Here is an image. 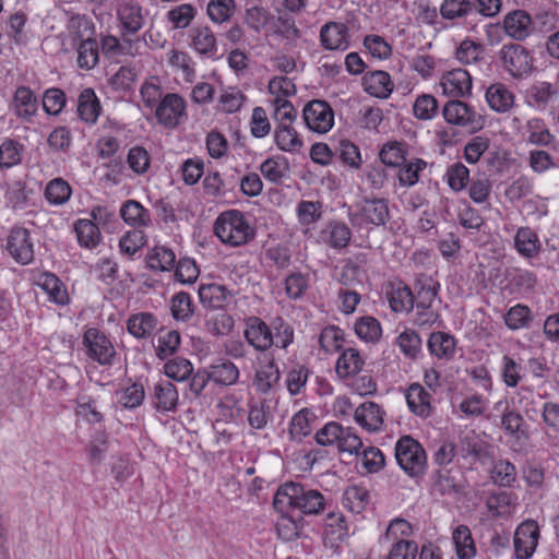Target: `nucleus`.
<instances>
[{
    "mask_svg": "<svg viewBox=\"0 0 559 559\" xmlns=\"http://www.w3.org/2000/svg\"><path fill=\"white\" fill-rule=\"evenodd\" d=\"M214 233L218 239L231 247H238L253 239L254 228L238 210L223 212L214 223Z\"/></svg>",
    "mask_w": 559,
    "mask_h": 559,
    "instance_id": "1",
    "label": "nucleus"
},
{
    "mask_svg": "<svg viewBox=\"0 0 559 559\" xmlns=\"http://www.w3.org/2000/svg\"><path fill=\"white\" fill-rule=\"evenodd\" d=\"M498 64L511 79L522 81L535 71V59L532 50L519 43L502 45L497 53Z\"/></svg>",
    "mask_w": 559,
    "mask_h": 559,
    "instance_id": "2",
    "label": "nucleus"
},
{
    "mask_svg": "<svg viewBox=\"0 0 559 559\" xmlns=\"http://www.w3.org/2000/svg\"><path fill=\"white\" fill-rule=\"evenodd\" d=\"M395 459L399 466L412 478H419L426 472V452L421 444L411 436H403L397 440Z\"/></svg>",
    "mask_w": 559,
    "mask_h": 559,
    "instance_id": "3",
    "label": "nucleus"
},
{
    "mask_svg": "<svg viewBox=\"0 0 559 559\" xmlns=\"http://www.w3.org/2000/svg\"><path fill=\"white\" fill-rule=\"evenodd\" d=\"M69 31L81 40L78 47V67L91 70L98 63V43L95 38H83L84 33L94 31V24L84 15H74L69 21Z\"/></svg>",
    "mask_w": 559,
    "mask_h": 559,
    "instance_id": "4",
    "label": "nucleus"
},
{
    "mask_svg": "<svg viewBox=\"0 0 559 559\" xmlns=\"http://www.w3.org/2000/svg\"><path fill=\"white\" fill-rule=\"evenodd\" d=\"M355 212L348 214L353 226L370 225L372 228L384 226L391 218L389 200L385 198L364 197L356 203Z\"/></svg>",
    "mask_w": 559,
    "mask_h": 559,
    "instance_id": "5",
    "label": "nucleus"
},
{
    "mask_svg": "<svg viewBox=\"0 0 559 559\" xmlns=\"http://www.w3.org/2000/svg\"><path fill=\"white\" fill-rule=\"evenodd\" d=\"M442 115L448 123L464 128L469 134L480 131L486 122L481 114L461 99L447 102L443 106Z\"/></svg>",
    "mask_w": 559,
    "mask_h": 559,
    "instance_id": "6",
    "label": "nucleus"
},
{
    "mask_svg": "<svg viewBox=\"0 0 559 559\" xmlns=\"http://www.w3.org/2000/svg\"><path fill=\"white\" fill-rule=\"evenodd\" d=\"M155 117L164 128L176 129L187 119L185 99L179 94L167 93L156 106Z\"/></svg>",
    "mask_w": 559,
    "mask_h": 559,
    "instance_id": "7",
    "label": "nucleus"
},
{
    "mask_svg": "<svg viewBox=\"0 0 559 559\" xmlns=\"http://www.w3.org/2000/svg\"><path fill=\"white\" fill-rule=\"evenodd\" d=\"M83 344L86 347L88 358L102 366H111L116 356V349L110 340L99 330L87 329L83 335Z\"/></svg>",
    "mask_w": 559,
    "mask_h": 559,
    "instance_id": "8",
    "label": "nucleus"
},
{
    "mask_svg": "<svg viewBox=\"0 0 559 559\" xmlns=\"http://www.w3.org/2000/svg\"><path fill=\"white\" fill-rule=\"evenodd\" d=\"M302 118L306 126L313 132L326 133L334 124V111L328 102L313 99L304 110Z\"/></svg>",
    "mask_w": 559,
    "mask_h": 559,
    "instance_id": "9",
    "label": "nucleus"
},
{
    "mask_svg": "<svg viewBox=\"0 0 559 559\" xmlns=\"http://www.w3.org/2000/svg\"><path fill=\"white\" fill-rule=\"evenodd\" d=\"M116 13L120 37L134 39L133 36L143 28L145 22L142 7L135 1H123L118 5Z\"/></svg>",
    "mask_w": 559,
    "mask_h": 559,
    "instance_id": "10",
    "label": "nucleus"
},
{
    "mask_svg": "<svg viewBox=\"0 0 559 559\" xmlns=\"http://www.w3.org/2000/svg\"><path fill=\"white\" fill-rule=\"evenodd\" d=\"M7 250L20 264L26 265L34 260V245L31 233L24 227H13L7 239Z\"/></svg>",
    "mask_w": 559,
    "mask_h": 559,
    "instance_id": "11",
    "label": "nucleus"
},
{
    "mask_svg": "<svg viewBox=\"0 0 559 559\" xmlns=\"http://www.w3.org/2000/svg\"><path fill=\"white\" fill-rule=\"evenodd\" d=\"M539 538V527L533 520L523 522L514 534V552L516 559H530L537 545Z\"/></svg>",
    "mask_w": 559,
    "mask_h": 559,
    "instance_id": "12",
    "label": "nucleus"
},
{
    "mask_svg": "<svg viewBox=\"0 0 559 559\" xmlns=\"http://www.w3.org/2000/svg\"><path fill=\"white\" fill-rule=\"evenodd\" d=\"M245 337L248 344L259 352H266L274 343L272 329L258 317L247 319Z\"/></svg>",
    "mask_w": 559,
    "mask_h": 559,
    "instance_id": "13",
    "label": "nucleus"
},
{
    "mask_svg": "<svg viewBox=\"0 0 559 559\" xmlns=\"http://www.w3.org/2000/svg\"><path fill=\"white\" fill-rule=\"evenodd\" d=\"M11 108L19 119L31 123L38 111V99L31 87L21 85L13 94Z\"/></svg>",
    "mask_w": 559,
    "mask_h": 559,
    "instance_id": "14",
    "label": "nucleus"
},
{
    "mask_svg": "<svg viewBox=\"0 0 559 559\" xmlns=\"http://www.w3.org/2000/svg\"><path fill=\"white\" fill-rule=\"evenodd\" d=\"M190 47L203 58L215 59L218 52L216 36L207 25H198L190 29Z\"/></svg>",
    "mask_w": 559,
    "mask_h": 559,
    "instance_id": "15",
    "label": "nucleus"
},
{
    "mask_svg": "<svg viewBox=\"0 0 559 559\" xmlns=\"http://www.w3.org/2000/svg\"><path fill=\"white\" fill-rule=\"evenodd\" d=\"M500 427L504 435L520 443L530 439V426L524 417L509 405L502 411Z\"/></svg>",
    "mask_w": 559,
    "mask_h": 559,
    "instance_id": "16",
    "label": "nucleus"
},
{
    "mask_svg": "<svg viewBox=\"0 0 559 559\" xmlns=\"http://www.w3.org/2000/svg\"><path fill=\"white\" fill-rule=\"evenodd\" d=\"M320 41L326 50H346L349 47L348 27L340 22H326L320 29Z\"/></svg>",
    "mask_w": 559,
    "mask_h": 559,
    "instance_id": "17",
    "label": "nucleus"
},
{
    "mask_svg": "<svg viewBox=\"0 0 559 559\" xmlns=\"http://www.w3.org/2000/svg\"><path fill=\"white\" fill-rule=\"evenodd\" d=\"M440 84L444 94L449 96H469L472 91V76L466 70L459 68L444 73Z\"/></svg>",
    "mask_w": 559,
    "mask_h": 559,
    "instance_id": "18",
    "label": "nucleus"
},
{
    "mask_svg": "<svg viewBox=\"0 0 559 559\" xmlns=\"http://www.w3.org/2000/svg\"><path fill=\"white\" fill-rule=\"evenodd\" d=\"M440 284L431 276L420 274L415 283L414 288V307L416 309H430L438 296Z\"/></svg>",
    "mask_w": 559,
    "mask_h": 559,
    "instance_id": "19",
    "label": "nucleus"
},
{
    "mask_svg": "<svg viewBox=\"0 0 559 559\" xmlns=\"http://www.w3.org/2000/svg\"><path fill=\"white\" fill-rule=\"evenodd\" d=\"M532 17L525 10L509 12L503 21L504 33L514 40H524L531 33Z\"/></svg>",
    "mask_w": 559,
    "mask_h": 559,
    "instance_id": "20",
    "label": "nucleus"
},
{
    "mask_svg": "<svg viewBox=\"0 0 559 559\" xmlns=\"http://www.w3.org/2000/svg\"><path fill=\"white\" fill-rule=\"evenodd\" d=\"M384 411L374 402H365L356 411L354 418L357 424L368 431H379L384 424Z\"/></svg>",
    "mask_w": 559,
    "mask_h": 559,
    "instance_id": "21",
    "label": "nucleus"
},
{
    "mask_svg": "<svg viewBox=\"0 0 559 559\" xmlns=\"http://www.w3.org/2000/svg\"><path fill=\"white\" fill-rule=\"evenodd\" d=\"M364 90L371 96L388 98L393 92L394 84L388 72L377 70L362 76Z\"/></svg>",
    "mask_w": 559,
    "mask_h": 559,
    "instance_id": "22",
    "label": "nucleus"
},
{
    "mask_svg": "<svg viewBox=\"0 0 559 559\" xmlns=\"http://www.w3.org/2000/svg\"><path fill=\"white\" fill-rule=\"evenodd\" d=\"M198 293L200 302L212 309H223L233 298L231 293L225 286L216 283L201 285Z\"/></svg>",
    "mask_w": 559,
    "mask_h": 559,
    "instance_id": "23",
    "label": "nucleus"
},
{
    "mask_svg": "<svg viewBox=\"0 0 559 559\" xmlns=\"http://www.w3.org/2000/svg\"><path fill=\"white\" fill-rule=\"evenodd\" d=\"M140 39L117 38L114 35H106L100 39V48L105 56L116 57L120 55L136 56L139 51Z\"/></svg>",
    "mask_w": 559,
    "mask_h": 559,
    "instance_id": "24",
    "label": "nucleus"
},
{
    "mask_svg": "<svg viewBox=\"0 0 559 559\" xmlns=\"http://www.w3.org/2000/svg\"><path fill=\"white\" fill-rule=\"evenodd\" d=\"M557 94L558 90L555 85L549 82L537 81L526 90L525 102L537 110H544Z\"/></svg>",
    "mask_w": 559,
    "mask_h": 559,
    "instance_id": "25",
    "label": "nucleus"
},
{
    "mask_svg": "<svg viewBox=\"0 0 559 559\" xmlns=\"http://www.w3.org/2000/svg\"><path fill=\"white\" fill-rule=\"evenodd\" d=\"M298 492L301 493V484L299 483L289 481L280 486L273 499L275 511L287 515L289 511L296 510Z\"/></svg>",
    "mask_w": 559,
    "mask_h": 559,
    "instance_id": "26",
    "label": "nucleus"
},
{
    "mask_svg": "<svg viewBox=\"0 0 559 559\" xmlns=\"http://www.w3.org/2000/svg\"><path fill=\"white\" fill-rule=\"evenodd\" d=\"M238 185V179L234 174H224L218 171L210 173L203 180V189L205 194L217 198L225 195L226 192L233 191Z\"/></svg>",
    "mask_w": 559,
    "mask_h": 559,
    "instance_id": "27",
    "label": "nucleus"
},
{
    "mask_svg": "<svg viewBox=\"0 0 559 559\" xmlns=\"http://www.w3.org/2000/svg\"><path fill=\"white\" fill-rule=\"evenodd\" d=\"M514 248L518 253L524 258L532 259L536 257L542 243L538 235L531 227H520L514 236Z\"/></svg>",
    "mask_w": 559,
    "mask_h": 559,
    "instance_id": "28",
    "label": "nucleus"
},
{
    "mask_svg": "<svg viewBox=\"0 0 559 559\" xmlns=\"http://www.w3.org/2000/svg\"><path fill=\"white\" fill-rule=\"evenodd\" d=\"M78 115L86 123H95L100 114L102 107L93 88H84L78 98Z\"/></svg>",
    "mask_w": 559,
    "mask_h": 559,
    "instance_id": "29",
    "label": "nucleus"
},
{
    "mask_svg": "<svg viewBox=\"0 0 559 559\" xmlns=\"http://www.w3.org/2000/svg\"><path fill=\"white\" fill-rule=\"evenodd\" d=\"M324 540L325 545L331 548H337L340 543L348 537V528L345 525V518L343 514L330 513L324 525Z\"/></svg>",
    "mask_w": 559,
    "mask_h": 559,
    "instance_id": "30",
    "label": "nucleus"
},
{
    "mask_svg": "<svg viewBox=\"0 0 559 559\" xmlns=\"http://www.w3.org/2000/svg\"><path fill=\"white\" fill-rule=\"evenodd\" d=\"M485 96L488 106L497 112L508 111L514 103L513 93L502 83L491 84Z\"/></svg>",
    "mask_w": 559,
    "mask_h": 559,
    "instance_id": "31",
    "label": "nucleus"
},
{
    "mask_svg": "<svg viewBox=\"0 0 559 559\" xmlns=\"http://www.w3.org/2000/svg\"><path fill=\"white\" fill-rule=\"evenodd\" d=\"M452 539L455 546L457 559H474L477 549L467 525L461 524L453 530Z\"/></svg>",
    "mask_w": 559,
    "mask_h": 559,
    "instance_id": "32",
    "label": "nucleus"
},
{
    "mask_svg": "<svg viewBox=\"0 0 559 559\" xmlns=\"http://www.w3.org/2000/svg\"><path fill=\"white\" fill-rule=\"evenodd\" d=\"M455 346L454 337L445 332H432L427 342L430 354L439 359H452Z\"/></svg>",
    "mask_w": 559,
    "mask_h": 559,
    "instance_id": "33",
    "label": "nucleus"
},
{
    "mask_svg": "<svg viewBox=\"0 0 559 559\" xmlns=\"http://www.w3.org/2000/svg\"><path fill=\"white\" fill-rule=\"evenodd\" d=\"M157 318L151 312L132 314L127 321L128 332L136 338H147L157 328Z\"/></svg>",
    "mask_w": 559,
    "mask_h": 559,
    "instance_id": "34",
    "label": "nucleus"
},
{
    "mask_svg": "<svg viewBox=\"0 0 559 559\" xmlns=\"http://www.w3.org/2000/svg\"><path fill=\"white\" fill-rule=\"evenodd\" d=\"M153 404L157 411L171 412L178 404V392L170 381H162L154 386Z\"/></svg>",
    "mask_w": 559,
    "mask_h": 559,
    "instance_id": "35",
    "label": "nucleus"
},
{
    "mask_svg": "<svg viewBox=\"0 0 559 559\" xmlns=\"http://www.w3.org/2000/svg\"><path fill=\"white\" fill-rule=\"evenodd\" d=\"M431 394L419 383L411 384L406 401L409 409L417 416L428 417L431 413Z\"/></svg>",
    "mask_w": 559,
    "mask_h": 559,
    "instance_id": "36",
    "label": "nucleus"
},
{
    "mask_svg": "<svg viewBox=\"0 0 559 559\" xmlns=\"http://www.w3.org/2000/svg\"><path fill=\"white\" fill-rule=\"evenodd\" d=\"M364 364L365 361L357 349L346 348L337 358L336 373L342 379L354 377L361 371Z\"/></svg>",
    "mask_w": 559,
    "mask_h": 559,
    "instance_id": "37",
    "label": "nucleus"
},
{
    "mask_svg": "<svg viewBox=\"0 0 559 559\" xmlns=\"http://www.w3.org/2000/svg\"><path fill=\"white\" fill-rule=\"evenodd\" d=\"M120 216L128 225L133 227L147 226L151 222L148 210L135 200H127L122 203Z\"/></svg>",
    "mask_w": 559,
    "mask_h": 559,
    "instance_id": "38",
    "label": "nucleus"
},
{
    "mask_svg": "<svg viewBox=\"0 0 559 559\" xmlns=\"http://www.w3.org/2000/svg\"><path fill=\"white\" fill-rule=\"evenodd\" d=\"M432 491L440 496L457 495L462 486L451 468H440L432 475Z\"/></svg>",
    "mask_w": 559,
    "mask_h": 559,
    "instance_id": "39",
    "label": "nucleus"
},
{
    "mask_svg": "<svg viewBox=\"0 0 559 559\" xmlns=\"http://www.w3.org/2000/svg\"><path fill=\"white\" fill-rule=\"evenodd\" d=\"M259 169L266 180L278 185L289 171V162L285 156H272L262 162Z\"/></svg>",
    "mask_w": 559,
    "mask_h": 559,
    "instance_id": "40",
    "label": "nucleus"
},
{
    "mask_svg": "<svg viewBox=\"0 0 559 559\" xmlns=\"http://www.w3.org/2000/svg\"><path fill=\"white\" fill-rule=\"evenodd\" d=\"M147 267L155 272L170 271L176 263L175 252L165 246H155L146 255Z\"/></svg>",
    "mask_w": 559,
    "mask_h": 559,
    "instance_id": "41",
    "label": "nucleus"
},
{
    "mask_svg": "<svg viewBox=\"0 0 559 559\" xmlns=\"http://www.w3.org/2000/svg\"><path fill=\"white\" fill-rule=\"evenodd\" d=\"M325 499L323 495L316 489H306L301 485V495L298 492L297 510L302 514H318L323 511Z\"/></svg>",
    "mask_w": 559,
    "mask_h": 559,
    "instance_id": "42",
    "label": "nucleus"
},
{
    "mask_svg": "<svg viewBox=\"0 0 559 559\" xmlns=\"http://www.w3.org/2000/svg\"><path fill=\"white\" fill-rule=\"evenodd\" d=\"M274 140L281 151L288 153H298L304 146L302 140L293 126H277L274 131Z\"/></svg>",
    "mask_w": 559,
    "mask_h": 559,
    "instance_id": "43",
    "label": "nucleus"
},
{
    "mask_svg": "<svg viewBox=\"0 0 559 559\" xmlns=\"http://www.w3.org/2000/svg\"><path fill=\"white\" fill-rule=\"evenodd\" d=\"M209 370L212 381L224 386L236 384L240 376L238 367L230 360H222L219 364L212 365Z\"/></svg>",
    "mask_w": 559,
    "mask_h": 559,
    "instance_id": "44",
    "label": "nucleus"
},
{
    "mask_svg": "<svg viewBox=\"0 0 559 559\" xmlns=\"http://www.w3.org/2000/svg\"><path fill=\"white\" fill-rule=\"evenodd\" d=\"M181 337L176 330L160 329L157 336V345H155V354L160 360H165L173 356L179 348Z\"/></svg>",
    "mask_w": 559,
    "mask_h": 559,
    "instance_id": "45",
    "label": "nucleus"
},
{
    "mask_svg": "<svg viewBox=\"0 0 559 559\" xmlns=\"http://www.w3.org/2000/svg\"><path fill=\"white\" fill-rule=\"evenodd\" d=\"M533 319L534 314L531 308L522 304L511 307L504 314V323L512 331L528 329Z\"/></svg>",
    "mask_w": 559,
    "mask_h": 559,
    "instance_id": "46",
    "label": "nucleus"
},
{
    "mask_svg": "<svg viewBox=\"0 0 559 559\" xmlns=\"http://www.w3.org/2000/svg\"><path fill=\"white\" fill-rule=\"evenodd\" d=\"M197 13L198 10L194 5L190 3H182L171 8L167 12L166 17L174 29H185L191 25Z\"/></svg>",
    "mask_w": 559,
    "mask_h": 559,
    "instance_id": "47",
    "label": "nucleus"
},
{
    "mask_svg": "<svg viewBox=\"0 0 559 559\" xmlns=\"http://www.w3.org/2000/svg\"><path fill=\"white\" fill-rule=\"evenodd\" d=\"M78 241L80 246L93 249L100 241V231L98 226L91 219H79L74 225Z\"/></svg>",
    "mask_w": 559,
    "mask_h": 559,
    "instance_id": "48",
    "label": "nucleus"
},
{
    "mask_svg": "<svg viewBox=\"0 0 559 559\" xmlns=\"http://www.w3.org/2000/svg\"><path fill=\"white\" fill-rule=\"evenodd\" d=\"M396 344L402 354L412 360L419 357L423 350V341L415 330L406 329L397 338Z\"/></svg>",
    "mask_w": 559,
    "mask_h": 559,
    "instance_id": "49",
    "label": "nucleus"
},
{
    "mask_svg": "<svg viewBox=\"0 0 559 559\" xmlns=\"http://www.w3.org/2000/svg\"><path fill=\"white\" fill-rule=\"evenodd\" d=\"M255 378L259 391L263 394H267L275 385L278 384L281 372L273 356H271L267 362L257 371Z\"/></svg>",
    "mask_w": 559,
    "mask_h": 559,
    "instance_id": "50",
    "label": "nucleus"
},
{
    "mask_svg": "<svg viewBox=\"0 0 559 559\" xmlns=\"http://www.w3.org/2000/svg\"><path fill=\"white\" fill-rule=\"evenodd\" d=\"M72 194L70 185L62 178L50 180L45 188V198L52 205L67 203Z\"/></svg>",
    "mask_w": 559,
    "mask_h": 559,
    "instance_id": "51",
    "label": "nucleus"
},
{
    "mask_svg": "<svg viewBox=\"0 0 559 559\" xmlns=\"http://www.w3.org/2000/svg\"><path fill=\"white\" fill-rule=\"evenodd\" d=\"M390 308L394 312H409L414 308V293L407 285L393 288L389 294Z\"/></svg>",
    "mask_w": 559,
    "mask_h": 559,
    "instance_id": "52",
    "label": "nucleus"
},
{
    "mask_svg": "<svg viewBox=\"0 0 559 559\" xmlns=\"http://www.w3.org/2000/svg\"><path fill=\"white\" fill-rule=\"evenodd\" d=\"M235 11V0H210L206 7L207 16L216 24L229 21Z\"/></svg>",
    "mask_w": 559,
    "mask_h": 559,
    "instance_id": "53",
    "label": "nucleus"
},
{
    "mask_svg": "<svg viewBox=\"0 0 559 559\" xmlns=\"http://www.w3.org/2000/svg\"><path fill=\"white\" fill-rule=\"evenodd\" d=\"M324 230L329 234L328 243L332 248L340 250L348 246L352 233L345 223L331 221Z\"/></svg>",
    "mask_w": 559,
    "mask_h": 559,
    "instance_id": "54",
    "label": "nucleus"
},
{
    "mask_svg": "<svg viewBox=\"0 0 559 559\" xmlns=\"http://www.w3.org/2000/svg\"><path fill=\"white\" fill-rule=\"evenodd\" d=\"M171 314L175 320L187 322L194 313L191 296L186 292H179L171 298Z\"/></svg>",
    "mask_w": 559,
    "mask_h": 559,
    "instance_id": "55",
    "label": "nucleus"
},
{
    "mask_svg": "<svg viewBox=\"0 0 559 559\" xmlns=\"http://www.w3.org/2000/svg\"><path fill=\"white\" fill-rule=\"evenodd\" d=\"M406 148L403 143L389 142L380 151L382 164L390 167H401L406 163Z\"/></svg>",
    "mask_w": 559,
    "mask_h": 559,
    "instance_id": "56",
    "label": "nucleus"
},
{
    "mask_svg": "<svg viewBox=\"0 0 559 559\" xmlns=\"http://www.w3.org/2000/svg\"><path fill=\"white\" fill-rule=\"evenodd\" d=\"M23 144L13 139H5L0 145V167L10 168L21 163Z\"/></svg>",
    "mask_w": 559,
    "mask_h": 559,
    "instance_id": "57",
    "label": "nucleus"
},
{
    "mask_svg": "<svg viewBox=\"0 0 559 559\" xmlns=\"http://www.w3.org/2000/svg\"><path fill=\"white\" fill-rule=\"evenodd\" d=\"M449 187L454 192L463 191L469 181V169L461 162L450 165L445 173Z\"/></svg>",
    "mask_w": 559,
    "mask_h": 559,
    "instance_id": "58",
    "label": "nucleus"
},
{
    "mask_svg": "<svg viewBox=\"0 0 559 559\" xmlns=\"http://www.w3.org/2000/svg\"><path fill=\"white\" fill-rule=\"evenodd\" d=\"M506 278L509 282V285L518 292L532 290L537 283L535 273L516 267L508 271Z\"/></svg>",
    "mask_w": 559,
    "mask_h": 559,
    "instance_id": "59",
    "label": "nucleus"
},
{
    "mask_svg": "<svg viewBox=\"0 0 559 559\" xmlns=\"http://www.w3.org/2000/svg\"><path fill=\"white\" fill-rule=\"evenodd\" d=\"M355 332L357 336L366 342H377L381 337L380 322L373 317H361L355 323Z\"/></svg>",
    "mask_w": 559,
    "mask_h": 559,
    "instance_id": "60",
    "label": "nucleus"
},
{
    "mask_svg": "<svg viewBox=\"0 0 559 559\" xmlns=\"http://www.w3.org/2000/svg\"><path fill=\"white\" fill-rule=\"evenodd\" d=\"M165 374L175 381H185L193 372V366L190 360L183 357H176L164 365Z\"/></svg>",
    "mask_w": 559,
    "mask_h": 559,
    "instance_id": "61",
    "label": "nucleus"
},
{
    "mask_svg": "<svg viewBox=\"0 0 559 559\" xmlns=\"http://www.w3.org/2000/svg\"><path fill=\"white\" fill-rule=\"evenodd\" d=\"M491 478L501 487H511L516 479V468L511 462L499 460L493 464Z\"/></svg>",
    "mask_w": 559,
    "mask_h": 559,
    "instance_id": "62",
    "label": "nucleus"
},
{
    "mask_svg": "<svg viewBox=\"0 0 559 559\" xmlns=\"http://www.w3.org/2000/svg\"><path fill=\"white\" fill-rule=\"evenodd\" d=\"M43 109L47 115H59L67 104L66 93L58 87H50L43 95Z\"/></svg>",
    "mask_w": 559,
    "mask_h": 559,
    "instance_id": "63",
    "label": "nucleus"
},
{
    "mask_svg": "<svg viewBox=\"0 0 559 559\" xmlns=\"http://www.w3.org/2000/svg\"><path fill=\"white\" fill-rule=\"evenodd\" d=\"M419 554L415 540L399 538L395 540L386 556V559H416Z\"/></svg>",
    "mask_w": 559,
    "mask_h": 559,
    "instance_id": "64",
    "label": "nucleus"
}]
</instances>
